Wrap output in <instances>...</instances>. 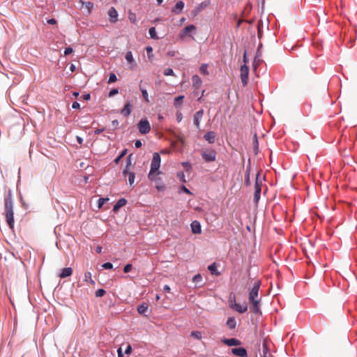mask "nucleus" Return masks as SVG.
Wrapping results in <instances>:
<instances>
[{"label":"nucleus","instance_id":"nucleus-20","mask_svg":"<svg viewBox=\"0 0 357 357\" xmlns=\"http://www.w3.org/2000/svg\"><path fill=\"white\" fill-rule=\"evenodd\" d=\"M208 270L210 273L215 276H219L221 275V273L218 270L217 264L215 262L212 263L208 266Z\"/></svg>","mask_w":357,"mask_h":357},{"label":"nucleus","instance_id":"nucleus-53","mask_svg":"<svg viewBox=\"0 0 357 357\" xmlns=\"http://www.w3.org/2000/svg\"><path fill=\"white\" fill-rule=\"evenodd\" d=\"M131 157L132 154L129 155L126 159V167H130L131 166Z\"/></svg>","mask_w":357,"mask_h":357},{"label":"nucleus","instance_id":"nucleus-27","mask_svg":"<svg viewBox=\"0 0 357 357\" xmlns=\"http://www.w3.org/2000/svg\"><path fill=\"white\" fill-rule=\"evenodd\" d=\"M196 30V26L193 24H189L186 26L182 31V34L186 35L188 33L192 31H195Z\"/></svg>","mask_w":357,"mask_h":357},{"label":"nucleus","instance_id":"nucleus-64","mask_svg":"<svg viewBox=\"0 0 357 357\" xmlns=\"http://www.w3.org/2000/svg\"><path fill=\"white\" fill-rule=\"evenodd\" d=\"M105 130V128H98L96 129L94 132L96 135H100Z\"/></svg>","mask_w":357,"mask_h":357},{"label":"nucleus","instance_id":"nucleus-39","mask_svg":"<svg viewBox=\"0 0 357 357\" xmlns=\"http://www.w3.org/2000/svg\"><path fill=\"white\" fill-rule=\"evenodd\" d=\"M117 80V77L114 73H111L109 75V79L107 81L108 84H112L115 82Z\"/></svg>","mask_w":357,"mask_h":357},{"label":"nucleus","instance_id":"nucleus-49","mask_svg":"<svg viewBox=\"0 0 357 357\" xmlns=\"http://www.w3.org/2000/svg\"><path fill=\"white\" fill-rule=\"evenodd\" d=\"M73 49L71 47H66L65 50H64V56H68L69 54H70L71 53H73Z\"/></svg>","mask_w":357,"mask_h":357},{"label":"nucleus","instance_id":"nucleus-23","mask_svg":"<svg viewBox=\"0 0 357 357\" xmlns=\"http://www.w3.org/2000/svg\"><path fill=\"white\" fill-rule=\"evenodd\" d=\"M226 325L229 329H234L236 327V321L234 317H229L226 322Z\"/></svg>","mask_w":357,"mask_h":357},{"label":"nucleus","instance_id":"nucleus-6","mask_svg":"<svg viewBox=\"0 0 357 357\" xmlns=\"http://www.w3.org/2000/svg\"><path fill=\"white\" fill-rule=\"evenodd\" d=\"M139 132L142 135L149 133L151 130L149 121L146 118L142 119L137 123Z\"/></svg>","mask_w":357,"mask_h":357},{"label":"nucleus","instance_id":"nucleus-7","mask_svg":"<svg viewBox=\"0 0 357 357\" xmlns=\"http://www.w3.org/2000/svg\"><path fill=\"white\" fill-rule=\"evenodd\" d=\"M249 68L246 64H243L241 67V79L243 86L247 85L248 82Z\"/></svg>","mask_w":357,"mask_h":357},{"label":"nucleus","instance_id":"nucleus-16","mask_svg":"<svg viewBox=\"0 0 357 357\" xmlns=\"http://www.w3.org/2000/svg\"><path fill=\"white\" fill-rule=\"evenodd\" d=\"M232 305V309L235 310L236 312L241 314L245 313L248 310V305L246 303H243V305L239 303H234Z\"/></svg>","mask_w":357,"mask_h":357},{"label":"nucleus","instance_id":"nucleus-54","mask_svg":"<svg viewBox=\"0 0 357 357\" xmlns=\"http://www.w3.org/2000/svg\"><path fill=\"white\" fill-rule=\"evenodd\" d=\"M142 146V143L141 140H139V139H137V140H135V147L136 149H139V148H140Z\"/></svg>","mask_w":357,"mask_h":357},{"label":"nucleus","instance_id":"nucleus-3","mask_svg":"<svg viewBox=\"0 0 357 357\" xmlns=\"http://www.w3.org/2000/svg\"><path fill=\"white\" fill-rule=\"evenodd\" d=\"M161 158L158 153L155 152L153 155L151 162L150 171L148 174V178L152 181L156 182L160 180V177L157 176L160 174L159 168L160 167Z\"/></svg>","mask_w":357,"mask_h":357},{"label":"nucleus","instance_id":"nucleus-9","mask_svg":"<svg viewBox=\"0 0 357 357\" xmlns=\"http://www.w3.org/2000/svg\"><path fill=\"white\" fill-rule=\"evenodd\" d=\"M231 353L238 357H248V351L244 347H234L231 349Z\"/></svg>","mask_w":357,"mask_h":357},{"label":"nucleus","instance_id":"nucleus-26","mask_svg":"<svg viewBox=\"0 0 357 357\" xmlns=\"http://www.w3.org/2000/svg\"><path fill=\"white\" fill-rule=\"evenodd\" d=\"M139 90L142 93L143 98L144 99V101L147 103H149L150 100L149 98L147 90L145 88L142 87L141 84H139Z\"/></svg>","mask_w":357,"mask_h":357},{"label":"nucleus","instance_id":"nucleus-15","mask_svg":"<svg viewBox=\"0 0 357 357\" xmlns=\"http://www.w3.org/2000/svg\"><path fill=\"white\" fill-rule=\"evenodd\" d=\"M216 134L214 131H208L204 135V139L209 144H214L215 142Z\"/></svg>","mask_w":357,"mask_h":357},{"label":"nucleus","instance_id":"nucleus-28","mask_svg":"<svg viewBox=\"0 0 357 357\" xmlns=\"http://www.w3.org/2000/svg\"><path fill=\"white\" fill-rule=\"evenodd\" d=\"M210 5V1H204L200 3L196 8L197 12H200Z\"/></svg>","mask_w":357,"mask_h":357},{"label":"nucleus","instance_id":"nucleus-21","mask_svg":"<svg viewBox=\"0 0 357 357\" xmlns=\"http://www.w3.org/2000/svg\"><path fill=\"white\" fill-rule=\"evenodd\" d=\"M149 305L146 303H142L137 306V312L143 316L147 317L146 312L148 310Z\"/></svg>","mask_w":357,"mask_h":357},{"label":"nucleus","instance_id":"nucleus-61","mask_svg":"<svg viewBox=\"0 0 357 357\" xmlns=\"http://www.w3.org/2000/svg\"><path fill=\"white\" fill-rule=\"evenodd\" d=\"M178 176H180L181 181H182L183 182H186V181L185 179V175L183 172L178 173Z\"/></svg>","mask_w":357,"mask_h":357},{"label":"nucleus","instance_id":"nucleus-55","mask_svg":"<svg viewBox=\"0 0 357 357\" xmlns=\"http://www.w3.org/2000/svg\"><path fill=\"white\" fill-rule=\"evenodd\" d=\"M72 108L75 109H80V104L78 102H73L72 104Z\"/></svg>","mask_w":357,"mask_h":357},{"label":"nucleus","instance_id":"nucleus-41","mask_svg":"<svg viewBox=\"0 0 357 357\" xmlns=\"http://www.w3.org/2000/svg\"><path fill=\"white\" fill-rule=\"evenodd\" d=\"M190 336L193 337L197 340H200L202 338V333L200 331H194L191 332Z\"/></svg>","mask_w":357,"mask_h":357},{"label":"nucleus","instance_id":"nucleus-38","mask_svg":"<svg viewBox=\"0 0 357 357\" xmlns=\"http://www.w3.org/2000/svg\"><path fill=\"white\" fill-rule=\"evenodd\" d=\"M135 173L133 172L129 173V175H128V184H129L130 186L132 185V184L135 182Z\"/></svg>","mask_w":357,"mask_h":357},{"label":"nucleus","instance_id":"nucleus-22","mask_svg":"<svg viewBox=\"0 0 357 357\" xmlns=\"http://www.w3.org/2000/svg\"><path fill=\"white\" fill-rule=\"evenodd\" d=\"M192 86L195 89H198L201 86L202 81L199 75H194L192 77Z\"/></svg>","mask_w":357,"mask_h":357},{"label":"nucleus","instance_id":"nucleus-50","mask_svg":"<svg viewBox=\"0 0 357 357\" xmlns=\"http://www.w3.org/2000/svg\"><path fill=\"white\" fill-rule=\"evenodd\" d=\"M181 191L184 192V193H186L188 195H192V192H190V190L189 189H188L185 185H181Z\"/></svg>","mask_w":357,"mask_h":357},{"label":"nucleus","instance_id":"nucleus-35","mask_svg":"<svg viewBox=\"0 0 357 357\" xmlns=\"http://www.w3.org/2000/svg\"><path fill=\"white\" fill-rule=\"evenodd\" d=\"M199 71L202 74L204 75H208V65L206 63L202 64L199 68Z\"/></svg>","mask_w":357,"mask_h":357},{"label":"nucleus","instance_id":"nucleus-36","mask_svg":"<svg viewBox=\"0 0 357 357\" xmlns=\"http://www.w3.org/2000/svg\"><path fill=\"white\" fill-rule=\"evenodd\" d=\"M181 165L185 172H190L192 170V165L188 161L182 162Z\"/></svg>","mask_w":357,"mask_h":357},{"label":"nucleus","instance_id":"nucleus-32","mask_svg":"<svg viewBox=\"0 0 357 357\" xmlns=\"http://www.w3.org/2000/svg\"><path fill=\"white\" fill-rule=\"evenodd\" d=\"M149 33L150 35L151 38L153 39H158V37L156 34L155 28L154 26H151L149 29Z\"/></svg>","mask_w":357,"mask_h":357},{"label":"nucleus","instance_id":"nucleus-44","mask_svg":"<svg viewBox=\"0 0 357 357\" xmlns=\"http://www.w3.org/2000/svg\"><path fill=\"white\" fill-rule=\"evenodd\" d=\"M102 268L105 270H109L113 268V264L111 262H105L102 264Z\"/></svg>","mask_w":357,"mask_h":357},{"label":"nucleus","instance_id":"nucleus-13","mask_svg":"<svg viewBox=\"0 0 357 357\" xmlns=\"http://www.w3.org/2000/svg\"><path fill=\"white\" fill-rule=\"evenodd\" d=\"M184 6H185V3L183 2V1L182 0H180V1H178L176 4L174 5V6L172 8V12L175 13V14H180L182 13L183 8H184Z\"/></svg>","mask_w":357,"mask_h":357},{"label":"nucleus","instance_id":"nucleus-45","mask_svg":"<svg viewBox=\"0 0 357 357\" xmlns=\"http://www.w3.org/2000/svg\"><path fill=\"white\" fill-rule=\"evenodd\" d=\"M164 75L165 76H173L174 75V70L172 69V68H166L165 70H164Z\"/></svg>","mask_w":357,"mask_h":357},{"label":"nucleus","instance_id":"nucleus-10","mask_svg":"<svg viewBox=\"0 0 357 357\" xmlns=\"http://www.w3.org/2000/svg\"><path fill=\"white\" fill-rule=\"evenodd\" d=\"M221 342L227 346L233 347L238 346L241 344V342L236 338H223Z\"/></svg>","mask_w":357,"mask_h":357},{"label":"nucleus","instance_id":"nucleus-62","mask_svg":"<svg viewBox=\"0 0 357 357\" xmlns=\"http://www.w3.org/2000/svg\"><path fill=\"white\" fill-rule=\"evenodd\" d=\"M117 354H118V357H123V354L121 347H119L117 349Z\"/></svg>","mask_w":357,"mask_h":357},{"label":"nucleus","instance_id":"nucleus-17","mask_svg":"<svg viewBox=\"0 0 357 357\" xmlns=\"http://www.w3.org/2000/svg\"><path fill=\"white\" fill-rule=\"evenodd\" d=\"M73 274V269L70 267L63 268L61 269L59 276L60 278H66Z\"/></svg>","mask_w":357,"mask_h":357},{"label":"nucleus","instance_id":"nucleus-30","mask_svg":"<svg viewBox=\"0 0 357 357\" xmlns=\"http://www.w3.org/2000/svg\"><path fill=\"white\" fill-rule=\"evenodd\" d=\"M128 153V149H124L121 151V152L120 153V154L114 159V162L116 164H118L120 160H121L122 158H123Z\"/></svg>","mask_w":357,"mask_h":357},{"label":"nucleus","instance_id":"nucleus-31","mask_svg":"<svg viewBox=\"0 0 357 357\" xmlns=\"http://www.w3.org/2000/svg\"><path fill=\"white\" fill-rule=\"evenodd\" d=\"M92 275L91 272H86L84 274V280L89 282L91 284H95V281L92 279Z\"/></svg>","mask_w":357,"mask_h":357},{"label":"nucleus","instance_id":"nucleus-5","mask_svg":"<svg viewBox=\"0 0 357 357\" xmlns=\"http://www.w3.org/2000/svg\"><path fill=\"white\" fill-rule=\"evenodd\" d=\"M260 172H258L256 175L255 183V193H254V202L257 204L260 199L261 192V185L262 183L259 181Z\"/></svg>","mask_w":357,"mask_h":357},{"label":"nucleus","instance_id":"nucleus-18","mask_svg":"<svg viewBox=\"0 0 357 357\" xmlns=\"http://www.w3.org/2000/svg\"><path fill=\"white\" fill-rule=\"evenodd\" d=\"M127 200L125 198L119 199L113 206V211L117 213L119 209L127 204Z\"/></svg>","mask_w":357,"mask_h":357},{"label":"nucleus","instance_id":"nucleus-40","mask_svg":"<svg viewBox=\"0 0 357 357\" xmlns=\"http://www.w3.org/2000/svg\"><path fill=\"white\" fill-rule=\"evenodd\" d=\"M234 303H237L236 302V296H235V295H234V294H231L229 295V307H230L231 308H232V307H233V305H233V304H234Z\"/></svg>","mask_w":357,"mask_h":357},{"label":"nucleus","instance_id":"nucleus-33","mask_svg":"<svg viewBox=\"0 0 357 357\" xmlns=\"http://www.w3.org/2000/svg\"><path fill=\"white\" fill-rule=\"evenodd\" d=\"M125 59L129 63H132L134 62V58L131 51H128L126 53Z\"/></svg>","mask_w":357,"mask_h":357},{"label":"nucleus","instance_id":"nucleus-63","mask_svg":"<svg viewBox=\"0 0 357 357\" xmlns=\"http://www.w3.org/2000/svg\"><path fill=\"white\" fill-rule=\"evenodd\" d=\"M76 141L78 144H82L84 142V139L82 137H79V136H77L76 137Z\"/></svg>","mask_w":357,"mask_h":357},{"label":"nucleus","instance_id":"nucleus-12","mask_svg":"<svg viewBox=\"0 0 357 357\" xmlns=\"http://www.w3.org/2000/svg\"><path fill=\"white\" fill-rule=\"evenodd\" d=\"M109 21L112 23H115L118 20V12L114 7H111L108 10Z\"/></svg>","mask_w":357,"mask_h":357},{"label":"nucleus","instance_id":"nucleus-4","mask_svg":"<svg viewBox=\"0 0 357 357\" xmlns=\"http://www.w3.org/2000/svg\"><path fill=\"white\" fill-rule=\"evenodd\" d=\"M202 158L206 162H214L217 158V152L213 149H207L201 152Z\"/></svg>","mask_w":357,"mask_h":357},{"label":"nucleus","instance_id":"nucleus-47","mask_svg":"<svg viewBox=\"0 0 357 357\" xmlns=\"http://www.w3.org/2000/svg\"><path fill=\"white\" fill-rule=\"evenodd\" d=\"M132 265L131 264H127L123 267V272L128 273L132 270Z\"/></svg>","mask_w":357,"mask_h":357},{"label":"nucleus","instance_id":"nucleus-52","mask_svg":"<svg viewBox=\"0 0 357 357\" xmlns=\"http://www.w3.org/2000/svg\"><path fill=\"white\" fill-rule=\"evenodd\" d=\"M130 172H131L129 171V167H125L124 169L122 172V174L124 177H126L127 176L129 175V173H130Z\"/></svg>","mask_w":357,"mask_h":357},{"label":"nucleus","instance_id":"nucleus-24","mask_svg":"<svg viewBox=\"0 0 357 357\" xmlns=\"http://www.w3.org/2000/svg\"><path fill=\"white\" fill-rule=\"evenodd\" d=\"M79 3H81L82 6H85V8L87 9L89 13H91V10L94 7V3L93 2L84 1L83 0H79Z\"/></svg>","mask_w":357,"mask_h":357},{"label":"nucleus","instance_id":"nucleus-1","mask_svg":"<svg viewBox=\"0 0 357 357\" xmlns=\"http://www.w3.org/2000/svg\"><path fill=\"white\" fill-rule=\"evenodd\" d=\"M261 286V281L257 280L253 284L252 289L249 291L248 301L251 305V310L255 314H261L260 309L261 299H257L259 296V291Z\"/></svg>","mask_w":357,"mask_h":357},{"label":"nucleus","instance_id":"nucleus-59","mask_svg":"<svg viewBox=\"0 0 357 357\" xmlns=\"http://www.w3.org/2000/svg\"><path fill=\"white\" fill-rule=\"evenodd\" d=\"M82 98L85 100H89L91 99V94L85 93L82 96Z\"/></svg>","mask_w":357,"mask_h":357},{"label":"nucleus","instance_id":"nucleus-37","mask_svg":"<svg viewBox=\"0 0 357 357\" xmlns=\"http://www.w3.org/2000/svg\"><path fill=\"white\" fill-rule=\"evenodd\" d=\"M107 201H109V198H99L98 200V208H101Z\"/></svg>","mask_w":357,"mask_h":357},{"label":"nucleus","instance_id":"nucleus-14","mask_svg":"<svg viewBox=\"0 0 357 357\" xmlns=\"http://www.w3.org/2000/svg\"><path fill=\"white\" fill-rule=\"evenodd\" d=\"M192 232L194 234H199L202 232V226L199 221L193 220L190 224Z\"/></svg>","mask_w":357,"mask_h":357},{"label":"nucleus","instance_id":"nucleus-43","mask_svg":"<svg viewBox=\"0 0 357 357\" xmlns=\"http://www.w3.org/2000/svg\"><path fill=\"white\" fill-rule=\"evenodd\" d=\"M106 291L104 289H98L96 290L95 295L96 297H102L105 294Z\"/></svg>","mask_w":357,"mask_h":357},{"label":"nucleus","instance_id":"nucleus-48","mask_svg":"<svg viewBox=\"0 0 357 357\" xmlns=\"http://www.w3.org/2000/svg\"><path fill=\"white\" fill-rule=\"evenodd\" d=\"M252 144H253V148H254L255 151H256V149H258L259 142H258V139H257V137L256 134L255 135Z\"/></svg>","mask_w":357,"mask_h":357},{"label":"nucleus","instance_id":"nucleus-34","mask_svg":"<svg viewBox=\"0 0 357 357\" xmlns=\"http://www.w3.org/2000/svg\"><path fill=\"white\" fill-rule=\"evenodd\" d=\"M155 183V188L158 191H163L165 189V185L161 182V178H160V180L157 181Z\"/></svg>","mask_w":357,"mask_h":357},{"label":"nucleus","instance_id":"nucleus-11","mask_svg":"<svg viewBox=\"0 0 357 357\" xmlns=\"http://www.w3.org/2000/svg\"><path fill=\"white\" fill-rule=\"evenodd\" d=\"M204 115V110L202 109L197 112L193 116V123L197 127V128H199L200 122Z\"/></svg>","mask_w":357,"mask_h":357},{"label":"nucleus","instance_id":"nucleus-19","mask_svg":"<svg viewBox=\"0 0 357 357\" xmlns=\"http://www.w3.org/2000/svg\"><path fill=\"white\" fill-rule=\"evenodd\" d=\"M250 162L249 161L248 165L246 167L245 172V185L246 186H249L250 185Z\"/></svg>","mask_w":357,"mask_h":357},{"label":"nucleus","instance_id":"nucleus-8","mask_svg":"<svg viewBox=\"0 0 357 357\" xmlns=\"http://www.w3.org/2000/svg\"><path fill=\"white\" fill-rule=\"evenodd\" d=\"M132 111V100H128V101H126L124 107L120 111V114L124 117H128L131 114Z\"/></svg>","mask_w":357,"mask_h":357},{"label":"nucleus","instance_id":"nucleus-29","mask_svg":"<svg viewBox=\"0 0 357 357\" xmlns=\"http://www.w3.org/2000/svg\"><path fill=\"white\" fill-rule=\"evenodd\" d=\"M184 98L185 97L183 95L175 97L174 100V106L176 107L180 106L182 104L183 100L184 99Z\"/></svg>","mask_w":357,"mask_h":357},{"label":"nucleus","instance_id":"nucleus-25","mask_svg":"<svg viewBox=\"0 0 357 357\" xmlns=\"http://www.w3.org/2000/svg\"><path fill=\"white\" fill-rule=\"evenodd\" d=\"M261 357H268L270 356L268 354V347L266 340H264L262 343V354H261Z\"/></svg>","mask_w":357,"mask_h":357},{"label":"nucleus","instance_id":"nucleus-57","mask_svg":"<svg viewBox=\"0 0 357 357\" xmlns=\"http://www.w3.org/2000/svg\"><path fill=\"white\" fill-rule=\"evenodd\" d=\"M163 291H164L165 292H167V293H170V291H171V288H170V287H169L168 284H165V285H164V287H163Z\"/></svg>","mask_w":357,"mask_h":357},{"label":"nucleus","instance_id":"nucleus-46","mask_svg":"<svg viewBox=\"0 0 357 357\" xmlns=\"http://www.w3.org/2000/svg\"><path fill=\"white\" fill-rule=\"evenodd\" d=\"M119 93V89L115 88V89H112V90H110V91L108 93V97L109 98H112L114 96H116V94Z\"/></svg>","mask_w":357,"mask_h":357},{"label":"nucleus","instance_id":"nucleus-60","mask_svg":"<svg viewBox=\"0 0 357 357\" xmlns=\"http://www.w3.org/2000/svg\"><path fill=\"white\" fill-rule=\"evenodd\" d=\"M47 23L49 24L54 25V24H56V20L54 18H51L47 20Z\"/></svg>","mask_w":357,"mask_h":357},{"label":"nucleus","instance_id":"nucleus-2","mask_svg":"<svg viewBox=\"0 0 357 357\" xmlns=\"http://www.w3.org/2000/svg\"><path fill=\"white\" fill-rule=\"evenodd\" d=\"M4 215L6 221L10 229L14 228V212H13V202L12 198V193L8 192V195L4 197Z\"/></svg>","mask_w":357,"mask_h":357},{"label":"nucleus","instance_id":"nucleus-56","mask_svg":"<svg viewBox=\"0 0 357 357\" xmlns=\"http://www.w3.org/2000/svg\"><path fill=\"white\" fill-rule=\"evenodd\" d=\"M129 20L131 22L135 23V15L134 13H130L129 14Z\"/></svg>","mask_w":357,"mask_h":357},{"label":"nucleus","instance_id":"nucleus-42","mask_svg":"<svg viewBox=\"0 0 357 357\" xmlns=\"http://www.w3.org/2000/svg\"><path fill=\"white\" fill-rule=\"evenodd\" d=\"M192 281L195 282V283H200L202 282V276L201 274L198 273L197 275H195L193 278H192Z\"/></svg>","mask_w":357,"mask_h":357},{"label":"nucleus","instance_id":"nucleus-51","mask_svg":"<svg viewBox=\"0 0 357 357\" xmlns=\"http://www.w3.org/2000/svg\"><path fill=\"white\" fill-rule=\"evenodd\" d=\"M132 349L130 344H128L126 350H125V354L129 355L132 353Z\"/></svg>","mask_w":357,"mask_h":357},{"label":"nucleus","instance_id":"nucleus-58","mask_svg":"<svg viewBox=\"0 0 357 357\" xmlns=\"http://www.w3.org/2000/svg\"><path fill=\"white\" fill-rule=\"evenodd\" d=\"M112 124L114 128H117L119 127V122L118 120L115 119L112 121Z\"/></svg>","mask_w":357,"mask_h":357}]
</instances>
